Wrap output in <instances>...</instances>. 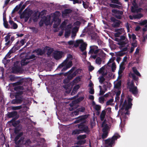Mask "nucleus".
<instances>
[{
  "mask_svg": "<svg viewBox=\"0 0 147 147\" xmlns=\"http://www.w3.org/2000/svg\"><path fill=\"white\" fill-rule=\"evenodd\" d=\"M88 115H83L79 117L74 122L75 123H79L77 125L78 129L73 131V135L78 134L81 133H85L87 134H90V130L88 125L86 123V119L88 117Z\"/></svg>",
  "mask_w": 147,
  "mask_h": 147,
  "instance_id": "f257e3e1",
  "label": "nucleus"
},
{
  "mask_svg": "<svg viewBox=\"0 0 147 147\" xmlns=\"http://www.w3.org/2000/svg\"><path fill=\"white\" fill-rule=\"evenodd\" d=\"M27 84L28 82L26 80L24 79H21L18 82L13 84V86H16L14 88V90L17 92H23V94L24 92L23 91L24 89V87L20 85H22L25 86L27 85Z\"/></svg>",
  "mask_w": 147,
  "mask_h": 147,
  "instance_id": "f03ea898",
  "label": "nucleus"
},
{
  "mask_svg": "<svg viewBox=\"0 0 147 147\" xmlns=\"http://www.w3.org/2000/svg\"><path fill=\"white\" fill-rule=\"evenodd\" d=\"M118 134H115L111 138H108L105 140V144L106 147H113L115 145V141L120 137Z\"/></svg>",
  "mask_w": 147,
  "mask_h": 147,
  "instance_id": "7ed1b4c3",
  "label": "nucleus"
},
{
  "mask_svg": "<svg viewBox=\"0 0 147 147\" xmlns=\"http://www.w3.org/2000/svg\"><path fill=\"white\" fill-rule=\"evenodd\" d=\"M15 99L12 100L11 103L13 104H21L23 100V92H16L14 94Z\"/></svg>",
  "mask_w": 147,
  "mask_h": 147,
  "instance_id": "20e7f679",
  "label": "nucleus"
},
{
  "mask_svg": "<svg viewBox=\"0 0 147 147\" xmlns=\"http://www.w3.org/2000/svg\"><path fill=\"white\" fill-rule=\"evenodd\" d=\"M23 135V132H20L18 135H17L15 137L14 139L15 143L16 145L15 147H20L19 146L20 144L21 145H22L24 143V138L22 137Z\"/></svg>",
  "mask_w": 147,
  "mask_h": 147,
  "instance_id": "39448f33",
  "label": "nucleus"
},
{
  "mask_svg": "<svg viewBox=\"0 0 147 147\" xmlns=\"http://www.w3.org/2000/svg\"><path fill=\"white\" fill-rule=\"evenodd\" d=\"M132 100V99L130 98H129L128 99V104H127L126 101L125 100L122 107L121 108V109L119 110V112H122V111L125 108V111L128 110L130 109L131 108L132 105V104L131 103Z\"/></svg>",
  "mask_w": 147,
  "mask_h": 147,
  "instance_id": "423d86ee",
  "label": "nucleus"
},
{
  "mask_svg": "<svg viewBox=\"0 0 147 147\" xmlns=\"http://www.w3.org/2000/svg\"><path fill=\"white\" fill-rule=\"evenodd\" d=\"M12 72L14 74L19 72L21 70V67L19 61H16L14 63L13 66L12 67Z\"/></svg>",
  "mask_w": 147,
  "mask_h": 147,
  "instance_id": "0eeeda50",
  "label": "nucleus"
},
{
  "mask_svg": "<svg viewBox=\"0 0 147 147\" xmlns=\"http://www.w3.org/2000/svg\"><path fill=\"white\" fill-rule=\"evenodd\" d=\"M112 12L115 14V17L117 19L121 20L122 18V16L123 13V11L117 9H113L111 10Z\"/></svg>",
  "mask_w": 147,
  "mask_h": 147,
  "instance_id": "6e6552de",
  "label": "nucleus"
},
{
  "mask_svg": "<svg viewBox=\"0 0 147 147\" xmlns=\"http://www.w3.org/2000/svg\"><path fill=\"white\" fill-rule=\"evenodd\" d=\"M63 53L62 51H55L53 53V57L56 60H59L62 57Z\"/></svg>",
  "mask_w": 147,
  "mask_h": 147,
  "instance_id": "1a4fd4ad",
  "label": "nucleus"
},
{
  "mask_svg": "<svg viewBox=\"0 0 147 147\" xmlns=\"http://www.w3.org/2000/svg\"><path fill=\"white\" fill-rule=\"evenodd\" d=\"M26 9L23 12L22 14L20 16V18L22 19L24 18V17H29L31 16V15L33 13V11L32 10H30L28 11H26Z\"/></svg>",
  "mask_w": 147,
  "mask_h": 147,
  "instance_id": "9d476101",
  "label": "nucleus"
},
{
  "mask_svg": "<svg viewBox=\"0 0 147 147\" xmlns=\"http://www.w3.org/2000/svg\"><path fill=\"white\" fill-rule=\"evenodd\" d=\"M90 50L89 52L88 53H94L96 54L99 51L100 49H98L97 46H92L90 47Z\"/></svg>",
  "mask_w": 147,
  "mask_h": 147,
  "instance_id": "9b49d317",
  "label": "nucleus"
},
{
  "mask_svg": "<svg viewBox=\"0 0 147 147\" xmlns=\"http://www.w3.org/2000/svg\"><path fill=\"white\" fill-rule=\"evenodd\" d=\"M111 20L112 22H114L113 24V26L114 28L119 27L121 23L120 20H117L113 17L111 18Z\"/></svg>",
  "mask_w": 147,
  "mask_h": 147,
  "instance_id": "f8f14e48",
  "label": "nucleus"
},
{
  "mask_svg": "<svg viewBox=\"0 0 147 147\" xmlns=\"http://www.w3.org/2000/svg\"><path fill=\"white\" fill-rule=\"evenodd\" d=\"M67 61L65 60L63 62L60 64L58 67V68H61L64 66L65 65L67 68H70L72 65V62L71 61L67 63Z\"/></svg>",
  "mask_w": 147,
  "mask_h": 147,
  "instance_id": "ddd939ff",
  "label": "nucleus"
},
{
  "mask_svg": "<svg viewBox=\"0 0 147 147\" xmlns=\"http://www.w3.org/2000/svg\"><path fill=\"white\" fill-rule=\"evenodd\" d=\"M114 40L118 42L117 44L121 47H120V49H121V47H123L124 45L126 44L128 42V40H125V41H121L120 38H116Z\"/></svg>",
  "mask_w": 147,
  "mask_h": 147,
  "instance_id": "4468645a",
  "label": "nucleus"
},
{
  "mask_svg": "<svg viewBox=\"0 0 147 147\" xmlns=\"http://www.w3.org/2000/svg\"><path fill=\"white\" fill-rule=\"evenodd\" d=\"M25 40L24 39L21 40L20 42L19 40H18L13 46L15 47H18L19 49L24 44L25 42Z\"/></svg>",
  "mask_w": 147,
  "mask_h": 147,
  "instance_id": "2eb2a0df",
  "label": "nucleus"
},
{
  "mask_svg": "<svg viewBox=\"0 0 147 147\" xmlns=\"http://www.w3.org/2000/svg\"><path fill=\"white\" fill-rule=\"evenodd\" d=\"M18 47H15L14 46L9 51V52L7 54L6 56H7L9 58L10 57V55L12 53H13L15 52L16 51L18 50L19 49Z\"/></svg>",
  "mask_w": 147,
  "mask_h": 147,
  "instance_id": "dca6fc26",
  "label": "nucleus"
},
{
  "mask_svg": "<svg viewBox=\"0 0 147 147\" xmlns=\"http://www.w3.org/2000/svg\"><path fill=\"white\" fill-rule=\"evenodd\" d=\"M72 12V11L71 9H65L62 12L63 16L64 17L67 16Z\"/></svg>",
  "mask_w": 147,
  "mask_h": 147,
  "instance_id": "f3484780",
  "label": "nucleus"
},
{
  "mask_svg": "<svg viewBox=\"0 0 147 147\" xmlns=\"http://www.w3.org/2000/svg\"><path fill=\"white\" fill-rule=\"evenodd\" d=\"M45 51L44 50V49L43 50H42L41 49L39 48L38 49H37L35 50H34L33 52H36L37 53V55H40L42 56L44 55Z\"/></svg>",
  "mask_w": 147,
  "mask_h": 147,
  "instance_id": "a211bd4d",
  "label": "nucleus"
},
{
  "mask_svg": "<svg viewBox=\"0 0 147 147\" xmlns=\"http://www.w3.org/2000/svg\"><path fill=\"white\" fill-rule=\"evenodd\" d=\"M44 50H45V51L46 50H47V54L48 55H50L54 51L53 48H51L47 46H46L44 48Z\"/></svg>",
  "mask_w": 147,
  "mask_h": 147,
  "instance_id": "6ab92c4d",
  "label": "nucleus"
},
{
  "mask_svg": "<svg viewBox=\"0 0 147 147\" xmlns=\"http://www.w3.org/2000/svg\"><path fill=\"white\" fill-rule=\"evenodd\" d=\"M129 91L133 94H137L138 93V90L136 86L132 87L129 88Z\"/></svg>",
  "mask_w": 147,
  "mask_h": 147,
  "instance_id": "aec40b11",
  "label": "nucleus"
},
{
  "mask_svg": "<svg viewBox=\"0 0 147 147\" xmlns=\"http://www.w3.org/2000/svg\"><path fill=\"white\" fill-rule=\"evenodd\" d=\"M18 114V112L16 111H13L11 112H8L7 114V117L9 118L13 117L16 116Z\"/></svg>",
  "mask_w": 147,
  "mask_h": 147,
  "instance_id": "412c9836",
  "label": "nucleus"
},
{
  "mask_svg": "<svg viewBox=\"0 0 147 147\" xmlns=\"http://www.w3.org/2000/svg\"><path fill=\"white\" fill-rule=\"evenodd\" d=\"M30 62V61L27 59L26 57L22 59L21 61V64L22 66H25L27 65Z\"/></svg>",
  "mask_w": 147,
  "mask_h": 147,
  "instance_id": "4be33fe9",
  "label": "nucleus"
},
{
  "mask_svg": "<svg viewBox=\"0 0 147 147\" xmlns=\"http://www.w3.org/2000/svg\"><path fill=\"white\" fill-rule=\"evenodd\" d=\"M38 12V11L37 12H35L32 16V18L33 21L34 22H36L37 21L38 18H40V17H38V15L37 16Z\"/></svg>",
  "mask_w": 147,
  "mask_h": 147,
  "instance_id": "5701e85b",
  "label": "nucleus"
},
{
  "mask_svg": "<svg viewBox=\"0 0 147 147\" xmlns=\"http://www.w3.org/2000/svg\"><path fill=\"white\" fill-rule=\"evenodd\" d=\"M87 45V44L84 42L81 43L80 49L82 52H83L86 49Z\"/></svg>",
  "mask_w": 147,
  "mask_h": 147,
  "instance_id": "b1692460",
  "label": "nucleus"
},
{
  "mask_svg": "<svg viewBox=\"0 0 147 147\" xmlns=\"http://www.w3.org/2000/svg\"><path fill=\"white\" fill-rule=\"evenodd\" d=\"M63 87L66 90V92L67 93L69 94L70 92L71 89L70 86L69 84H65L64 85Z\"/></svg>",
  "mask_w": 147,
  "mask_h": 147,
  "instance_id": "393cba45",
  "label": "nucleus"
},
{
  "mask_svg": "<svg viewBox=\"0 0 147 147\" xmlns=\"http://www.w3.org/2000/svg\"><path fill=\"white\" fill-rule=\"evenodd\" d=\"M22 127L20 125H18L16 127L14 130V132L16 134L18 135L20 132H19L21 131Z\"/></svg>",
  "mask_w": 147,
  "mask_h": 147,
  "instance_id": "a878e982",
  "label": "nucleus"
},
{
  "mask_svg": "<svg viewBox=\"0 0 147 147\" xmlns=\"http://www.w3.org/2000/svg\"><path fill=\"white\" fill-rule=\"evenodd\" d=\"M123 30L122 28H121L117 29L116 30V32H118L117 33H115V37H119L121 34V32H123Z\"/></svg>",
  "mask_w": 147,
  "mask_h": 147,
  "instance_id": "bb28decb",
  "label": "nucleus"
},
{
  "mask_svg": "<svg viewBox=\"0 0 147 147\" xmlns=\"http://www.w3.org/2000/svg\"><path fill=\"white\" fill-rule=\"evenodd\" d=\"M106 112L105 110H104L102 111L100 115V119L101 121H103L105 116Z\"/></svg>",
  "mask_w": 147,
  "mask_h": 147,
  "instance_id": "cd10ccee",
  "label": "nucleus"
},
{
  "mask_svg": "<svg viewBox=\"0 0 147 147\" xmlns=\"http://www.w3.org/2000/svg\"><path fill=\"white\" fill-rule=\"evenodd\" d=\"M109 6L112 8H118V9H121L122 8V7L121 6H119V5L115 4H110Z\"/></svg>",
  "mask_w": 147,
  "mask_h": 147,
  "instance_id": "c85d7f7f",
  "label": "nucleus"
},
{
  "mask_svg": "<svg viewBox=\"0 0 147 147\" xmlns=\"http://www.w3.org/2000/svg\"><path fill=\"white\" fill-rule=\"evenodd\" d=\"M83 42V40L82 39L78 40L76 41V42L74 44V46L76 47H78L80 44H81Z\"/></svg>",
  "mask_w": 147,
  "mask_h": 147,
  "instance_id": "c756f323",
  "label": "nucleus"
},
{
  "mask_svg": "<svg viewBox=\"0 0 147 147\" xmlns=\"http://www.w3.org/2000/svg\"><path fill=\"white\" fill-rule=\"evenodd\" d=\"M87 136L86 134L81 135L78 136L77 137L78 140H84L86 138Z\"/></svg>",
  "mask_w": 147,
  "mask_h": 147,
  "instance_id": "7c9ffc66",
  "label": "nucleus"
},
{
  "mask_svg": "<svg viewBox=\"0 0 147 147\" xmlns=\"http://www.w3.org/2000/svg\"><path fill=\"white\" fill-rule=\"evenodd\" d=\"M132 69L135 74L140 77L141 76L140 73L138 71L136 67H132Z\"/></svg>",
  "mask_w": 147,
  "mask_h": 147,
  "instance_id": "2f4dec72",
  "label": "nucleus"
},
{
  "mask_svg": "<svg viewBox=\"0 0 147 147\" xmlns=\"http://www.w3.org/2000/svg\"><path fill=\"white\" fill-rule=\"evenodd\" d=\"M71 30L70 29L67 30L65 31V36L66 38H68L71 34Z\"/></svg>",
  "mask_w": 147,
  "mask_h": 147,
  "instance_id": "473e14b6",
  "label": "nucleus"
},
{
  "mask_svg": "<svg viewBox=\"0 0 147 147\" xmlns=\"http://www.w3.org/2000/svg\"><path fill=\"white\" fill-rule=\"evenodd\" d=\"M143 16V15L141 13H139L136 15L133 16V17L134 19H139Z\"/></svg>",
  "mask_w": 147,
  "mask_h": 147,
  "instance_id": "72a5a7b5",
  "label": "nucleus"
},
{
  "mask_svg": "<svg viewBox=\"0 0 147 147\" xmlns=\"http://www.w3.org/2000/svg\"><path fill=\"white\" fill-rule=\"evenodd\" d=\"M77 142V144L79 145H82L84 144L86 142V140H79Z\"/></svg>",
  "mask_w": 147,
  "mask_h": 147,
  "instance_id": "f704fd0d",
  "label": "nucleus"
},
{
  "mask_svg": "<svg viewBox=\"0 0 147 147\" xmlns=\"http://www.w3.org/2000/svg\"><path fill=\"white\" fill-rule=\"evenodd\" d=\"M46 10H43L41 12H40L38 14V17L42 18L43 16L45 15L46 14Z\"/></svg>",
  "mask_w": 147,
  "mask_h": 147,
  "instance_id": "c9c22d12",
  "label": "nucleus"
},
{
  "mask_svg": "<svg viewBox=\"0 0 147 147\" xmlns=\"http://www.w3.org/2000/svg\"><path fill=\"white\" fill-rule=\"evenodd\" d=\"M103 133L102 136V138L104 139L106 138L108 136V131H102Z\"/></svg>",
  "mask_w": 147,
  "mask_h": 147,
  "instance_id": "e433bc0d",
  "label": "nucleus"
},
{
  "mask_svg": "<svg viewBox=\"0 0 147 147\" xmlns=\"http://www.w3.org/2000/svg\"><path fill=\"white\" fill-rule=\"evenodd\" d=\"M81 78L79 76L76 77L73 80V82L74 83L77 84L81 80Z\"/></svg>",
  "mask_w": 147,
  "mask_h": 147,
  "instance_id": "4c0bfd02",
  "label": "nucleus"
},
{
  "mask_svg": "<svg viewBox=\"0 0 147 147\" xmlns=\"http://www.w3.org/2000/svg\"><path fill=\"white\" fill-rule=\"evenodd\" d=\"M121 85V82L120 81L117 82L115 85L114 87L116 89H119Z\"/></svg>",
  "mask_w": 147,
  "mask_h": 147,
  "instance_id": "58836bf2",
  "label": "nucleus"
},
{
  "mask_svg": "<svg viewBox=\"0 0 147 147\" xmlns=\"http://www.w3.org/2000/svg\"><path fill=\"white\" fill-rule=\"evenodd\" d=\"M11 109L13 110H16L20 109L22 108V105H20L17 106H12L11 107Z\"/></svg>",
  "mask_w": 147,
  "mask_h": 147,
  "instance_id": "ea45409f",
  "label": "nucleus"
},
{
  "mask_svg": "<svg viewBox=\"0 0 147 147\" xmlns=\"http://www.w3.org/2000/svg\"><path fill=\"white\" fill-rule=\"evenodd\" d=\"M95 61L96 63L100 65L101 63L102 60L100 57H98L96 58Z\"/></svg>",
  "mask_w": 147,
  "mask_h": 147,
  "instance_id": "a19ab883",
  "label": "nucleus"
},
{
  "mask_svg": "<svg viewBox=\"0 0 147 147\" xmlns=\"http://www.w3.org/2000/svg\"><path fill=\"white\" fill-rule=\"evenodd\" d=\"M3 25L4 27L6 28H12V27H10V26L9 25L7 21L3 22Z\"/></svg>",
  "mask_w": 147,
  "mask_h": 147,
  "instance_id": "79ce46f5",
  "label": "nucleus"
},
{
  "mask_svg": "<svg viewBox=\"0 0 147 147\" xmlns=\"http://www.w3.org/2000/svg\"><path fill=\"white\" fill-rule=\"evenodd\" d=\"M31 143V142L30 139H28L25 141V142H24L22 144H24L26 146H28L29 145V144Z\"/></svg>",
  "mask_w": 147,
  "mask_h": 147,
  "instance_id": "37998d69",
  "label": "nucleus"
},
{
  "mask_svg": "<svg viewBox=\"0 0 147 147\" xmlns=\"http://www.w3.org/2000/svg\"><path fill=\"white\" fill-rule=\"evenodd\" d=\"M113 100H114L113 98H111L106 103V105L107 106H108L110 105H111V103L113 102Z\"/></svg>",
  "mask_w": 147,
  "mask_h": 147,
  "instance_id": "c03bdc74",
  "label": "nucleus"
},
{
  "mask_svg": "<svg viewBox=\"0 0 147 147\" xmlns=\"http://www.w3.org/2000/svg\"><path fill=\"white\" fill-rule=\"evenodd\" d=\"M10 36L11 35L10 34V33H9L4 38L5 41L7 42L9 40V39L10 38Z\"/></svg>",
  "mask_w": 147,
  "mask_h": 147,
  "instance_id": "a18cd8bd",
  "label": "nucleus"
},
{
  "mask_svg": "<svg viewBox=\"0 0 147 147\" xmlns=\"http://www.w3.org/2000/svg\"><path fill=\"white\" fill-rule=\"evenodd\" d=\"M36 57L35 55L34 54H32L31 55L27 56V59L29 60L31 59H35Z\"/></svg>",
  "mask_w": 147,
  "mask_h": 147,
  "instance_id": "49530a36",
  "label": "nucleus"
},
{
  "mask_svg": "<svg viewBox=\"0 0 147 147\" xmlns=\"http://www.w3.org/2000/svg\"><path fill=\"white\" fill-rule=\"evenodd\" d=\"M99 82L100 83L102 84L103 83V82L105 81V79L104 78V77L102 76H100L99 77Z\"/></svg>",
  "mask_w": 147,
  "mask_h": 147,
  "instance_id": "de8ad7c7",
  "label": "nucleus"
},
{
  "mask_svg": "<svg viewBox=\"0 0 147 147\" xmlns=\"http://www.w3.org/2000/svg\"><path fill=\"white\" fill-rule=\"evenodd\" d=\"M43 21H44V23L47 25H48L49 24V21L47 20V18L46 17H44L43 18Z\"/></svg>",
  "mask_w": 147,
  "mask_h": 147,
  "instance_id": "09e8293b",
  "label": "nucleus"
},
{
  "mask_svg": "<svg viewBox=\"0 0 147 147\" xmlns=\"http://www.w3.org/2000/svg\"><path fill=\"white\" fill-rule=\"evenodd\" d=\"M116 68V65L115 63H113L112 64L111 70L113 72H114Z\"/></svg>",
  "mask_w": 147,
  "mask_h": 147,
  "instance_id": "8fccbe9b",
  "label": "nucleus"
},
{
  "mask_svg": "<svg viewBox=\"0 0 147 147\" xmlns=\"http://www.w3.org/2000/svg\"><path fill=\"white\" fill-rule=\"evenodd\" d=\"M111 2L113 3L117 4L118 5H121V3L119 1V0H110Z\"/></svg>",
  "mask_w": 147,
  "mask_h": 147,
  "instance_id": "3c124183",
  "label": "nucleus"
},
{
  "mask_svg": "<svg viewBox=\"0 0 147 147\" xmlns=\"http://www.w3.org/2000/svg\"><path fill=\"white\" fill-rule=\"evenodd\" d=\"M131 75L132 77L133 80L136 81L138 80V77H136L134 74L131 73Z\"/></svg>",
  "mask_w": 147,
  "mask_h": 147,
  "instance_id": "603ef678",
  "label": "nucleus"
},
{
  "mask_svg": "<svg viewBox=\"0 0 147 147\" xmlns=\"http://www.w3.org/2000/svg\"><path fill=\"white\" fill-rule=\"evenodd\" d=\"M94 108L97 111H99L101 109V107L99 105H95L94 106Z\"/></svg>",
  "mask_w": 147,
  "mask_h": 147,
  "instance_id": "864d4df0",
  "label": "nucleus"
},
{
  "mask_svg": "<svg viewBox=\"0 0 147 147\" xmlns=\"http://www.w3.org/2000/svg\"><path fill=\"white\" fill-rule=\"evenodd\" d=\"M77 109L78 110L79 112H84V111L85 109L84 107H80L78 108Z\"/></svg>",
  "mask_w": 147,
  "mask_h": 147,
  "instance_id": "5fc2aeb1",
  "label": "nucleus"
},
{
  "mask_svg": "<svg viewBox=\"0 0 147 147\" xmlns=\"http://www.w3.org/2000/svg\"><path fill=\"white\" fill-rule=\"evenodd\" d=\"M30 29H31L32 30V32L35 33H37L38 32V29L35 27H32L30 28Z\"/></svg>",
  "mask_w": 147,
  "mask_h": 147,
  "instance_id": "6e6d98bb",
  "label": "nucleus"
},
{
  "mask_svg": "<svg viewBox=\"0 0 147 147\" xmlns=\"http://www.w3.org/2000/svg\"><path fill=\"white\" fill-rule=\"evenodd\" d=\"M103 127H104L102 129V131H107L108 128V126L107 124H106V125H104Z\"/></svg>",
  "mask_w": 147,
  "mask_h": 147,
  "instance_id": "4d7b16f0",
  "label": "nucleus"
},
{
  "mask_svg": "<svg viewBox=\"0 0 147 147\" xmlns=\"http://www.w3.org/2000/svg\"><path fill=\"white\" fill-rule=\"evenodd\" d=\"M135 86L134 85V82L133 81H131L130 83L128 84V88H130L134 87Z\"/></svg>",
  "mask_w": 147,
  "mask_h": 147,
  "instance_id": "13d9d810",
  "label": "nucleus"
},
{
  "mask_svg": "<svg viewBox=\"0 0 147 147\" xmlns=\"http://www.w3.org/2000/svg\"><path fill=\"white\" fill-rule=\"evenodd\" d=\"M138 7H131V11L133 13H136L137 9Z\"/></svg>",
  "mask_w": 147,
  "mask_h": 147,
  "instance_id": "bf43d9fd",
  "label": "nucleus"
},
{
  "mask_svg": "<svg viewBox=\"0 0 147 147\" xmlns=\"http://www.w3.org/2000/svg\"><path fill=\"white\" fill-rule=\"evenodd\" d=\"M80 86L79 85H76L74 87L73 91H74L75 92H76L78 89L79 88Z\"/></svg>",
  "mask_w": 147,
  "mask_h": 147,
  "instance_id": "052dcab7",
  "label": "nucleus"
},
{
  "mask_svg": "<svg viewBox=\"0 0 147 147\" xmlns=\"http://www.w3.org/2000/svg\"><path fill=\"white\" fill-rule=\"evenodd\" d=\"M121 41H125V40H128L127 39L126 40V37L124 36H121L120 38Z\"/></svg>",
  "mask_w": 147,
  "mask_h": 147,
  "instance_id": "680f3d73",
  "label": "nucleus"
},
{
  "mask_svg": "<svg viewBox=\"0 0 147 147\" xmlns=\"http://www.w3.org/2000/svg\"><path fill=\"white\" fill-rule=\"evenodd\" d=\"M105 67H101L98 71V72L99 74H102L104 71Z\"/></svg>",
  "mask_w": 147,
  "mask_h": 147,
  "instance_id": "e2e57ef3",
  "label": "nucleus"
},
{
  "mask_svg": "<svg viewBox=\"0 0 147 147\" xmlns=\"http://www.w3.org/2000/svg\"><path fill=\"white\" fill-rule=\"evenodd\" d=\"M89 92L90 94H94V90L93 88V87L90 88L89 89Z\"/></svg>",
  "mask_w": 147,
  "mask_h": 147,
  "instance_id": "0e129e2a",
  "label": "nucleus"
},
{
  "mask_svg": "<svg viewBox=\"0 0 147 147\" xmlns=\"http://www.w3.org/2000/svg\"><path fill=\"white\" fill-rule=\"evenodd\" d=\"M12 43L10 40H9L5 43V45L6 46L9 47L11 45Z\"/></svg>",
  "mask_w": 147,
  "mask_h": 147,
  "instance_id": "69168bd1",
  "label": "nucleus"
},
{
  "mask_svg": "<svg viewBox=\"0 0 147 147\" xmlns=\"http://www.w3.org/2000/svg\"><path fill=\"white\" fill-rule=\"evenodd\" d=\"M132 5H133L131 7H138V4L136 3V0H134L133 2L132 3Z\"/></svg>",
  "mask_w": 147,
  "mask_h": 147,
  "instance_id": "338daca9",
  "label": "nucleus"
},
{
  "mask_svg": "<svg viewBox=\"0 0 147 147\" xmlns=\"http://www.w3.org/2000/svg\"><path fill=\"white\" fill-rule=\"evenodd\" d=\"M72 114L73 115H77L79 114V112L77 109L75 111L73 112Z\"/></svg>",
  "mask_w": 147,
  "mask_h": 147,
  "instance_id": "774afa93",
  "label": "nucleus"
}]
</instances>
